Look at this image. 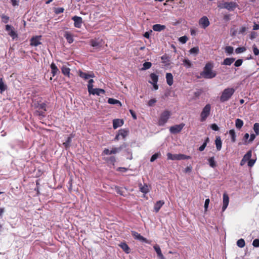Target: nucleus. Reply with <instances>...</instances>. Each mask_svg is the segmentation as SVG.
<instances>
[{"label": "nucleus", "mask_w": 259, "mask_h": 259, "mask_svg": "<svg viewBox=\"0 0 259 259\" xmlns=\"http://www.w3.org/2000/svg\"><path fill=\"white\" fill-rule=\"evenodd\" d=\"M213 65L210 63H207L201 73L202 77L205 78L210 79L216 76V73L212 70Z\"/></svg>", "instance_id": "1"}, {"label": "nucleus", "mask_w": 259, "mask_h": 259, "mask_svg": "<svg viewBox=\"0 0 259 259\" xmlns=\"http://www.w3.org/2000/svg\"><path fill=\"white\" fill-rule=\"evenodd\" d=\"M235 89L233 88H227L222 92L220 97L221 102H226L229 101L235 93Z\"/></svg>", "instance_id": "2"}, {"label": "nucleus", "mask_w": 259, "mask_h": 259, "mask_svg": "<svg viewBox=\"0 0 259 259\" xmlns=\"http://www.w3.org/2000/svg\"><path fill=\"white\" fill-rule=\"evenodd\" d=\"M171 115V112L167 110L162 112L158 121V124L160 126L164 125L168 121Z\"/></svg>", "instance_id": "3"}, {"label": "nucleus", "mask_w": 259, "mask_h": 259, "mask_svg": "<svg viewBox=\"0 0 259 259\" xmlns=\"http://www.w3.org/2000/svg\"><path fill=\"white\" fill-rule=\"evenodd\" d=\"M167 156V159L171 160H180L190 158L189 156H187L183 154H172L170 153H168Z\"/></svg>", "instance_id": "4"}, {"label": "nucleus", "mask_w": 259, "mask_h": 259, "mask_svg": "<svg viewBox=\"0 0 259 259\" xmlns=\"http://www.w3.org/2000/svg\"><path fill=\"white\" fill-rule=\"evenodd\" d=\"M210 110L211 106L210 104H206L204 106L200 114L201 121H204L206 119V118L209 116L210 113Z\"/></svg>", "instance_id": "5"}, {"label": "nucleus", "mask_w": 259, "mask_h": 259, "mask_svg": "<svg viewBox=\"0 0 259 259\" xmlns=\"http://www.w3.org/2000/svg\"><path fill=\"white\" fill-rule=\"evenodd\" d=\"M150 80L149 82L153 85V88L155 90L158 89V85L157 83L158 80V76L155 73H151L150 75Z\"/></svg>", "instance_id": "6"}, {"label": "nucleus", "mask_w": 259, "mask_h": 259, "mask_svg": "<svg viewBox=\"0 0 259 259\" xmlns=\"http://www.w3.org/2000/svg\"><path fill=\"white\" fill-rule=\"evenodd\" d=\"M121 147H112L111 149H105L102 153L103 155H111V154H115L118 152H119L121 151Z\"/></svg>", "instance_id": "7"}, {"label": "nucleus", "mask_w": 259, "mask_h": 259, "mask_svg": "<svg viewBox=\"0 0 259 259\" xmlns=\"http://www.w3.org/2000/svg\"><path fill=\"white\" fill-rule=\"evenodd\" d=\"M198 24L201 28L205 29L209 25L210 22L206 16H203L199 19Z\"/></svg>", "instance_id": "8"}, {"label": "nucleus", "mask_w": 259, "mask_h": 259, "mask_svg": "<svg viewBox=\"0 0 259 259\" xmlns=\"http://www.w3.org/2000/svg\"><path fill=\"white\" fill-rule=\"evenodd\" d=\"M6 30L8 32V34L13 39L17 38L18 35L16 32L15 31L13 27L10 25L6 26Z\"/></svg>", "instance_id": "9"}, {"label": "nucleus", "mask_w": 259, "mask_h": 259, "mask_svg": "<svg viewBox=\"0 0 259 259\" xmlns=\"http://www.w3.org/2000/svg\"><path fill=\"white\" fill-rule=\"evenodd\" d=\"M185 126V124L181 123L180 124H177L174 126H171L170 127L169 131L170 133L172 134H177L181 131L184 126Z\"/></svg>", "instance_id": "10"}, {"label": "nucleus", "mask_w": 259, "mask_h": 259, "mask_svg": "<svg viewBox=\"0 0 259 259\" xmlns=\"http://www.w3.org/2000/svg\"><path fill=\"white\" fill-rule=\"evenodd\" d=\"M128 133V131L125 129H121L118 131V134L115 136V140L118 141L121 138L124 139L127 136Z\"/></svg>", "instance_id": "11"}, {"label": "nucleus", "mask_w": 259, "mask_h": 259, "mask_svg": "<svg viewBox=\"0 0 259 259\" xmlns=\"http://www.w3.org/2000/svg\"><path fill=\"white\" fill-rule=\"evenodd\" d=\"M229 203V197L226 193H224L223 196L222 211H224L227 208Z\"/></svg>", "instance_id": "12"}, {"label": "nucleus", "mask_w": 259, "mask_h": 259, "mask_svg": "<svg viewBox=\"0 0 259 259\" xmlns=\"http://www.w3.org/2000/svg\"><path fill=\"white\" fill-rule=\"evenodd\" d=\"M132 234L133 236L134 237L135 239H137L140 241L144 242L147 243H150V242L145 238L141 236L140 234L138 233L135 232V231H132Z\"/></svg>", "instance_id": "13"}, {"label": "nucleus", "mask_w": 259, "mask_h": 259, "mask_svg": "<svg viewBox=\"0 0 259 259\" xmlns=\"http://www.w3.org/2000/svg\"><path fill=\"white\" fill-rule=\"evenodd\" d=\"M41 36H35L31 38L30 40V45L36 47L41 44Z\"/></svg>", "instance_id": "14"}, {"label": "nucleus", "mask_w": 259, "mask_h": 259, "mask_svg": "<svg viewBox=\"0 0 259 259\" xmlns=\"http://www.w3.org/2000/svg\"><path fill=\"white\" fill-rule=\"evenodd\" d=\"M72 19L74 21V25L75 27L78 28L81 27L82 23V20L80 17L74 16L72 17Z\"/></svg>", "instance_id": "15"}, {"label": "nucleus", "mask_w": 259, "mask_h": 259, "mask_svg": "<svg viewBox=\"0 0 259 259\" xmlns=\"http://www.w3.org/2000/svg\"><path fill=\"white\" fill-rule=\"evenodd\" d=\"M236 7V4L234 2H226L224 4L222 8L227 9L229 11L233 10Z\"/></svg>", "instance_id": "16"}, {"label": "nucleus", "mask_w": 259, "mask_h": 259, "mask_svg": "<svg viewBox=\"0 0 259 259\" xmlns=\"http://www.w3.org/2000/svg\"><path fill=\"white\" fill-rule=\"evenodd\" d=\"M153 248L157 253V255L159 259H165V257L162 253L161 250L159 245L156 244L153 246Z\"/></svg>", "instance_id": "17"}, {"label": "nucleus", "mask_w": 259, "mask_h": 259, "mask_svg": "<svg viewBox=\"0 0 259 259\" xmlns=\"http://www.w3.org/2000/svg\"><path fill=\"white\" fill-rule=\"evenodd\" d=\"M90 94L96 95L98 96L100 95L101 94H104L105 91L103 89L98 88H93L92 90L89 91Z\"/></svg>", "instance_id": "18"}, {"label": "nucleus", "mask_w": 259, "mask_h": 259, "mask_svg": "<svg viewBox=\"0 0 259 259\" xmlns=\"http://www.w3.org/2000/svg\"><path fill=\"white\" fill-rule=\"evenodd\" d=\"M79 75L80 76V77L83 78L84 79H88L90 77L93 78L95 77L94 74L93 73L88 74L87 73L83 72L81 71H79Z\"/></svg>", "instance_id": "19"}, {"label": "nucleus", "mask_w": 259, "mask_h": 259, "mask_svg": "<svg viewBox=\"0 0 259 259\" xmlns=\"http://www.w3.org/2000/svg\"><path fill=\"white\" fill-rule=\"evenodd\" d=\"M123 124V121L122 120L116 119H114L113 121V126L114 129H116L117 128L122 126Z\"/></svg>", "instance_id": "20"}, {"label": "nucleus", "mask_w": 259, "mask_h": 259, "mask_svg": "<svg viewBox=\"0 0 259 259\" xmlns=\"http://www.w3.org/2000/svg\"><path fill=\"white\" fill-rule=\"evenodd\" d=\"M166 82L169 85H171L173 83V76L170 73L166 74Z\"/></svg>", "instance_id": "21"}, {"label": "nucleus", "mask_w": 259, "mask_h": 259, "mask_svg": "<svg viewBox=\"0 0 259 259\" xmlns=\"http://www.w3.org/2000/svg\"><path fill=\"white\" fill-rule=\"evenodd\" d=\"M165 28V26L161 24H155L153 26V29L155 31H161Z\"/></svg>", "instance_id": "22"}, {"label": "nucleus", "mask_w": 259, "mask_h": 259, "mask_svg": "<svg viewBox=\"0 0 259 259\" xmlns=\"http://www.w3.org/2000/svg\"><path fill=\"white\" fill-rule=\"evenodd\" d=\"M164 202L163 201L160 200L157 201L154 205V209L155 211L157 212H158L162 206L164 204Z\"/></svg>", "instance_id": "23"}, {"label": "nucleus", "mask_w": 259, "mask_h": 259, "mask_svg": "<svg viewBox=\"0 0 259 259\" xmlns=\"http://www.w3.org/2000/svg\"><path fill=\"white\" fill-rule=\"evenodd\" d=\"M61 71L64 75H66L67 76H69L70 70L66 66V65H63V66L61 67Z\"/></svg>", "instance_id": "24"}, {"label": "nucleus", "mask_w": 259, "mask_h": 259, "mask_svg": "<svg viewBox=\"0 0 259 259\" xmlns=\"http://www.w3.org/2000/svg\"><path fill=\"white\" fill-rule=\"evenodd\" d=\"M38 110H40L39 111V114L40 115H43V113L46 110V104L44 103L39 104L38 106L36 107Z\"/></svg>", "instance_id": "25"}, {"label": "nucleus", "mask_w": 259, "mask_h": 259, "mask_svg": "<svg viewBox=\"0 0 259 259\" xmlns=\"http://www.w3.org/2000/svg\"><path fill=\"white\" fill-rule=\"evenodd\" d=\"M215 144L216 145L217 149L218 151H220L222 148V144L221 139L220 137H217L216 138V139L215 141Z\"/></svg>", "instance_id": "26"}, {"label": "nucleus", "mask_w": 259, "mask_h": 259, "mask_svg": "<svg viewBox=\"0 0 259 259\" xmlns=\"http://www.w3.org/2000/svg\"><path fill=\"white\" fill-rule=\"evenodd\" d=\"M234 61L235 59L233 58H227L224 60L222 64L224 65H230Z\"/></svg>", "instance_id": "27"}, {"label": "nucleus", "mask_w": 259, "mask_h": 259, "mask_svg": "<svg viewBox=\"0 0 259 259\" xmlns=\"http://www.w3.org/2000/svg\"><path fill=\"white\" fill-rule=\"evenodd\" d=\"M51 68L52 70V73L53 76H54L59 72V69L54 63H52L51 65Z\"/></svg>", "instance_id": "28"}, {"label": "nucleus", "mask_w": 259, "mask_h": 259, "mask_svg": "<svg viewBox=\"0 0 259 259\" xmlns=\"http://www.w3.org/2000/svg\"><path fill=\"white\" fill-rule=\"evenodd\" d=\"M139 188L140 191L144 194H146L149 192V188L147 185H144L143 186L141 184L139 185Z\"/></svg>", "instance_id": "29"}, {"label": "nucleus", "mask_w": 259, "mask_h": 259, "mask_svg": "<svg viewBox=\"0 0 259 259\" xmlns=\"http://www.w3.org/2000/svg\"><path fill=\"white\" fill-rule=\"evenodd\" d=\"M64 36L69 43L71 44L73 41V36L69 32H66Z\"/></svg>", "instance_id": "30"}, {"label": "nucleus", "mask_w": 259, "mask_h": 259, "mask_svg": "<svg viewBox=\"0 0 259 259\" xmlns=\"http://www.w3.org/2000/svg\"><path fill=\"white\" fill-rule=\"evenodd\" d=\"M108 103L109 104H113V105L118 104L119 105V106H122V104L119 101H118L116 99H113V98H109L108 100Z\"/></svg>", "instance_id": "31"}, {"label": "nucleus", "mask_w": 259, "mask_h": 259, "mask_svg": "<svg viewBox=\"0 0 259 259\" xmlns=\"http://www.w3.org/2000/svg\"><path fill=\"white\" fill-rule=\"evenodd\" d=\"M119 246L124 250L126 253L130 252V248L128 245L125 243H121L119 244Z\"/></svg>", "instance_id": "32"}, {"label": "nucleus", "mask_w": 259, "mask_h": 259, "mask_svg": "<svg viewBox=\"0 0 259 259\" xmlns=\"http://www.w3.org/2000/svg\"><path fill=\"white\" fill-rule=\"evenodd\" d=\"M208 164L209 166L212 168H214L216 166V162L214 160V157H210L208 159Z\"/></svg>", "instance_id": "33"}, {"label": "nucleus", "mask_w": 259, "mask_h": 259, "mask_svg": "<svg viewBox=\"0 0 259 259\" xmlns=\"http://www.w3.org/2000/svg\"><path fill=\"white\" fill-rule=\"evenodd\" d=\"M243 125V121L240 119H237L235 120V126L237 128L240 129Z\"/></svg>", "instance_id": "34"}, {"label": "nucleus", "mask_w": 259, "mask_h": 259, "mask_svg": "<svg viewBox=\"0 0 259 259\" xmlns=\"http://www.w3.org/2000/svg\"><path fill=\"white\" fill-rule=\"evenodd\" d=\"M229 133L231 136V140L233 142H235L236 141V133L234 130H231L229 131Z\"/></svg>", "instance_id": "35"}, {"label": "nucleus", "mask_w": 259, "mask_h": 259, "mask_svg": "<svg viewBox=\"0 0 259 259\" xmlns=\"http://www.w3.org/2000/svg\"><path fill=\"white\" fill-rule=\"evenodd\" d=\"M7 89L6 84L3 82L2 78H0V90L1 93H3Z\"/></svg>", "instance_id": "36"}, {"label": "nucleus", "mask_w": 259, "mask_h": 259, "mask_svg": "<svg viewBox=\"0 0 259 259\" xmlns=\"http://www.w3.org/2000/svg\"><path fill=\"white\" fill-rule=\"evenodd\" d=\"M72 137V136L68 137L67 141L63 143V145L65 147V148H68L70 146V144L71 143Z\"/></svg>", "instance_id": "37"}, {"label": "nucleus", "mask_w": 259, "mask_h": 259, "mask_svg": "<svg viewBox=\"0 0 259 259\" xmlns=\"http://www.w3.org/2000/svg\"><path fill=\"white\" fill-rule=\"evenodd\" d=\"M199 49L198 47H194L191 49L189 52L191 54L197 55L199 53Z\"/></svg>", "instance_id": "38"}, {"label": "nucleus", "mask_w": 259, "mask_h": 259, "mask_svg": "<svg viewBox=\"0 0 259 259\" xmlns=\"http://www.w3.org/2000/svg\"><path fill=\"white\" fill-rule=\"evenodd\" d=\"M225 51L227 54L230 55L233 53L234 49L231 46H227L225 49Z\"/></svg>", "instance_id": "39"}, {"label": "nucleus", "mask_w": 259, "mask_h": 259, "mask_svg": "<svg viewBox=\"0 0 259 259\" xmlns=\"http://www.w3.org/2000/svg\"><path fill=\"white\" fill-rule=\"evenodd\" d=\"M183 62L184 66L187 68H190L192 66L191 61L187 59H184Z\"/></svg>", "instance_id": "40"}, {"label": "nucleus", "mask_w": 259, "mask_h": 259, "mask_svg": "<svg viewBox=\"0 0 259 259\" xmlns=\"http://www.w3.org/2000/svg\"><path fill=\"white\" fill-rule=\"evenodd\" d=\"M252 155V152L251 151H248L246 154L244 156L243 158L246 161H248L249 159H250Z\"/></svg>", "instance_id": "41"}, {"label": "nucleus", "mask_w": 259, "mask_h": 259, "mask_svg": "<svg viewBox=\"0 0 259 259\" xmlns=\"http://www.w3.org/2000/svg\"><path fill=\"white\" fill-rule=\"evenodd\" d=\"M237 245L239 247H243L245 245L244 240L243 239H239L237 242Z\"/></svg>", "instance_id": "42"}, {"label": "nucleus", "mask_w": 259, "mask_h": 259, "mask_svg": "<svg viewBox=\"0 0 259 259\" xmlns=\"http://www.w3.org/2000/svg\"><path fill=\"white\" fill-rule=\"evenodd\" d=\"M152 66V64L149 62H146L143 65L142 70H146L150 68Z\"/></svg>", "instance_id": "43"}, {"label": "nucleus", "mask_w": 259, "mask_h": 259, "mask_svg": "<svg viewBox=\"0 0 259 259\" xmlns=\"http://www.w3.org/2000/svg\"><path fill=\"white\" fill-rule=\"evenodd\" d=\"M105 160H107L109 163L112 164L114 165L116 161V158L114 156H111L108 159H106Z\"/></svg>", "instance_id": "44"}, {"label": "nucleus", "mask_w": 259, "mask_h": 259, "mask_svg": "<svg viewBox=\"0 0 259 259\" xmlns=\"http://www.w3.org/2000/svg\"><path fill=\"white\" fill-rule=\"evenodd\" d=\"M91 45L93 47H99L101 46L100 42L96 40H92Z\"/></svg>", "instance_id": "45"}, {"label": "nucleus", "mask_w": 259, "mask_h": 259, "mask_svg": "<svg viewBox=\"0 0 259 259\" xmlns=\"http://www.w3.org/2000/svg\"><path fill=\"white\" fill-rule=\"evenodd\" d=\"M246 50V49L245 47H239L236 49L235 52L236 54H240L244 52Z\"/></svg>", "instance_id": "46"}, {"label": "nucleus", "mask_w": 259, "mask_h": 259, "mask_svg": "<svg viewBox=\"0 0 259 259\" xmlns=\"http://www.w3.org/2000/svg\"><path fill=\"white\" fill-rule=\"evenodd\" d=\"M253 130L255 133L256 135H259V123H255L253 125Z\"/></svg>", "instance_id": "47"}, {"label": "nucleus", "mask_w": 259, "mask_h": 259, "mask_svg": "<svg viewBox=\"0 0 259 259\" xmlns=\"http://www.w3.org/2000/svg\"><path fill=\"white\" fill-rule=\"evenodd\" d=\"M94 82V81L93 79H91L89 80V83L88 84V92L93 88Z\"/></svg>", "instance_id": "48"}, {"label": "nucleus", "mask_w": 259, "mask_h": 259, "mask_svg": "<svg viewBox=\"0 0 259 259\" xmlns=\"http://www.w3.org/2000/svg\"><path fill=\"white\" fill-rule=\"evenodd\" d=\"M179 40L182 44H185L188 40V37L186 36L180 37Z\"/></svg>", "instance_id": "49"}, {"label": "nucleus", "mask_w": 259, "mask_h": 259, "mask_svg": "<svg viewBox=\"0 0 259 259\" xmlns=\"http://www.w3.org/2000/svg\"><path fill=\"white\" fill-rule=\"evenodd\" d=\"M208 140L209 139L208 138H207L206 140V141L199 148V150L200 151H202L204 150V149L206 146L207 142L208 141Z\"/></svg>", "instance_id": "50"}, {"label": "nucleus", "mask_w": 259, "mask_h": 259, "mask_svg": "<svg viewBox=\"0 0 259 259\" xmlns=\"http://www.w3.org/2000/svg\"><path fill=\"white\" fill-rule=\"evenodd\" d=\"M160 155V154L159 153H155L154 154V155H153L152 156V157H151V159H150V161L151 162H153L154 160H155Z\"/></svg>", "instance_id": "51"}, {"label": "nucleus", "mask_w": 259, "mask_h": 259, "mask_svg": "<svg viewBox=\"0 0 259 259\" xmlns=\"http://www.w3.org/2000/svg\"><path fill=\"white\" fill-rule=\"evenodd\" d=\"M115 190L116 191V192L120 194V195H123V191L122 190V188H120L119 187H115Z\"/></svg>", "instance_id": "52"}, {"label": "nucleus", "mask_w": 259, "mask_h": 259, "mask_svg": "<svg viewBox=\"0 0 259 259\" xmlns=\"http://www.w3.org/2000/svg\"><path fill=\"white\" fill-rule=\"evenodd\" d=\"M242 62H243V61L242 59H238L235 61L234 65L236 67H239L242 65Z\"/></svg>", "instance_id": "53"}, {"label": "nucleus", "mask_w": 259, "mask_h": 259, "mask_svg": "<svg viewBox=\"0 0 259 259\" xmlns=\"http://www.w3.org/2000/svg\"><path fill=\"white\" fill-rule=\"evenodd\" d=\"M209 202H210V200L209 199H206L205 201V203H204V209H205V211H206L207 210V209H208V205H209Z\"/></svg>", "instance_id": "54"}, {"label": "nucleus", "mask_w": 259, "mask_h": 259, "mask_svg": "<svg viewBox=\"0 0 259 259\" xmlns=\"http://www.w3.org/2000/svg\"><path fill=\"white\" fill-rule=\"evenodd\" d=\"M252 245H253L254 247H259V239H254V240L253 241V242H252Z\"/></svg>", "instance_id": "55"}, {"label": "nucleus", "mask_w": 259, "mask_h": 259, "mask_svg": "<svg viewBox=\"0 0 259 259\" xmlns=\"http://www.w3.org/2000/svg\"><path fill=\"white\" fill-rule=\"evenodd\" d=\"M156 102V100L154 98L150 99L148 102V105L149 106H152Z\"/></svg>", "instance_id": "56"}, {"label": "nucleus", "mask_w": 259, "mask_h": 259, "mask_svg": "<svg viewBox=\"0 0 259 259\" xmlns=\"http://www.w3.org/2000/svg\"><path fill=\"white\" fill-rule=\"evenodd\" d=\"M253 52L255 56L259 55V50L256 48V47L255 45L253 46Z\"/></svg>", "instance_id": "57"}, {"label": "nucleus", "mask_w": 259, "mask_h": 259, "mask_svg": "<svg viewBox=\"0 0 259 259\" xmlns=\"http://www.w3.org/2000/svg\"><path fill=\"white\" fill-rule=\"evenodd\" d=\"M247 30V28L245 26H242L240 27L238 30V33L239 34H243L246 30Z\"/></svg>", "instance_id": "58"}, {"label": "nucleus", "mask_w": 259, "mask_h": 259, "mask_svg": "<svg viewBox=\"0 0 259 259\" xmlns=\"http://www.w3.org/2000/svg\"><path fill=\"white\" fill-rule=\"evenodd\" d=\"M116 170L121 172H125L127 170V168L125 167H118Z\"/></svg>", "instance_id": "59"}, {"label": "nucleus", "mask_w": 259, "mask_h": 259, "mask_svg": "<svg viewBox=\"0 0 259 259\" xmlns=\"http://www.w3.org/2000/svg\"><path fill=\"white\" fill-rule=\"evenodd\" d=\"M211 128L212 130L215 131H217L219 130L218 126L215 123L212 124L211 125Z\"/></svg>", "instance_id": "60"}, {"label": "nucleus", "mask_w": 259, "mask_h": 259, "mask_svg": "<svg viewBox=\"0 0 259 259\" xmlns=\"http://www.w3.org/2000/svg\"><path fill=\"white\" fill-rule=\"evenodd\" d=\"M63 11H64V9L63 8H58L56 9V10H55V13L56 14L61 13L63 12Z\"/></svg>", "instance_id": "61"}, {"label": "nucleus", "mask_w": 259, "mask_h": 259, "mask_svg": "<svg viewBox=\"0 0 259 259\" xmlns=\"http://www.w3.org/2000/svg\"><path fill=\"white\" fill-rule=\"evenodd\" d=\"M2 19L3 20V21L5 22V23H7L9 21V17L6 16V15H3L2 16Z\"/></svg>", "instance_id": "62"}, {"label": "nucleus", "mask_w": 259, "mask_h": 259, "mask_svg": "<svg viewBox=\"0 0 259 259\" xmlns=\"http://www.w3.org/2000/svg\"><path fill=\"white\" fill-rule=\"evenodd\" d=\"M256 136V134L255 135H254V134H251L250 136V138L248 140V142H252L255 138Z\"/></svg>", "instance_id": "63"}, {"label": "nucleus", "mask_w": 259, "mask_h": 259, "mask_svg": "<svg viewBox=\"0 0 259 259\" xmlns=\"http://www.w3.org/2000/svg\"><path fill=\"white\" fill-rule=\"evenodd\" d=\"M254 163H255V160L250 159L248 162V165L250 167H251L253 165Z\"/></svg>", "instance_id": "64"}]
</instances>
